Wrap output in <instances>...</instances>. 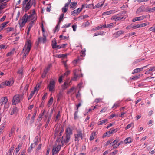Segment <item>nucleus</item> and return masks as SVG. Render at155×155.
Returning <instances> with one entry per match:
<instances>
[{
	"mask_svg": "<svg viewBox=\"0 0 155 155\" xmlns=\"http://www.w3.org/2000/svg\"><path fill=\"white\" fill-rule=\"evenodd\" d=\"M20 102L18 95L17 94L14 96L12 102V104L16 105Z\"/></svg>",
	"mask_w": 155,
	"mask_h": 155,
	"instance_id": "20e7f679",
	"label": "nucleus"
},
{
	"mask_svg": "<svg viewBox=\"0 0 155 155\" xmlns=\"http://www.w3.org/2000/svg\"><path fill=\"white\" fill-rule=\"evenodd\" d=\"M144 59H139L136 60L135 61H134V62H133V64L134 65H135L138 63L142 61Z\"/></svg>",
	"mask_w": 155,
	"mask_h": 155,
	"instance_id": "cd10ccee",
	"label": "nucleus"
},
{
	"mask_svg": "<svg viewBox=\"0 0 155 155\" xmlns=\"http://www.w3.org/2000/svg\"><path fill=\"white\" fill-rule=\"evenodd\" d=\"M63 136H62L61 138V144L60 146H61H61H63V145L65 143H68L70 139V137L68 136H66V139H64L63 140Z\"/></svg>",
	"mask_w": 155,
	"mask_h": 155,
	"instance_id": "423d86ee",
	"label": "nucleus"
},
{
	"mask_svg": "<svg viewBox=\"0 0 155 155\" xmlns=\"http://www.w3.org/2000/svg\"><path fill=\"white\" fill-rule=\"evenodd\" d=\"M143 12V10L140 6L138 9L137 10L136 13L137 14L140 13L141 12Z\"/></svg>",
	"mask_w": 155,
	"mask_h": 155,
	"instance_id": "ea45409f",
	"label": "nucleus"
},
{
	"mask_svg": "<svg viewBox=\"0 0 155 155\" xmlns=\"http://www.w3.org/2000/svg\"><path fill=\"white\" fill-rule=\"evenodd\" d=\"M119 140L118 139H116L114 140L113 142L111 143H110V147L114 145H116V144L119 142Z\"/></svg>",
	"mask_w": 155,
	"mask_h": 155,
	"instance_id": "412c9836",
	"label": "nucleus"
},
{
	"mask_svg": "<svg viewBox=\"0 0 155 155\" xmlns=\"http://www.w3.org/2000/svg\"><path fill=\"white\" fill-rule=\"evenodd\" d=\"M57 44L56 40L55 38H54L52 42V46L53 48V46L56 45Z\"/></svg>",
	"mask_w": 155,
	"mask_h": 155,
	"instance_id": "4c0bfd02",
	"label": "nucleus"
},
{
	"mask_svg": "<svg viewBox=\"0 0 155 155\" xmlns=\"http://www.w3.org/2000/svg\"><path fill=\"white\" fill-rule=\"evenodd\" d=\"M18 97L19 98L20 101L22 100L23 99V96L22 94H18Z\"/></svg>",
	"mask_w": 155,
	"mask_h": 155,
	"instance_id": "6e6d98bb",
	"label": "nucleus"
},
{
	"mask_svg": "<svg viewBox=\"0 0 155 155\" xmlns=\"http://www.w3.org/2000/svg\"><path fill=\"white\" fill-rule=\"evenodd\" d=\"M115 12V10H111L104 12L103 13L102 15H107L112 13H114Z\"/></svg>",
	"mask_w": 155,
	"mask_h": 155,
	"instance_id": "4468645a",
	"label": "nucleus"
},
{
	"mask_svg": "<svg viewBox=\"0 0 155 155\" xmlns=\"http://www.w3.org/2000/svg\"><path fill=\"white\" fill-rule=\"evenodd\" d=\"M64 78L63 75H61L59 77L58 79V81L60 83H61L62 81V78Z\"/></svg>",
	"mask_w": 155,
	"mask_h": 155,
	"instance_id": "5fc2aeb1",
	"label": "nucleus"
},
{
	"mask_svg": "<svg viewBox=\"0 0 155 155\" xmlns=\"http://www.w3.org/2000/svg\"><path fill=\"white\" fill-rule=\"evenodd\" d=\"M80 137L81 139H82V134L81 131L78 132V138Z\"/></svg>",
	"mask_w": 155,
	"mask_h": 155,
	"instance_id": "052dcab7",
	"label": "nucleus"
},
{
	"mask_svg": "<svg viewBox=\"0 0 155 155\" xmlns=\"http://www.w3.org/2000/svg\"><path fill=\"white\" fill-rule=\"evenodd\" d=\"M133 140L130 137L126 138L124 140V142L126 144L131 143L132 142Z\"/></svg>",
	"mask_w": 155,
	"mask_h": 155,
	"instance_id": "f3484780",
	"label": "nucleus"
},
{
	"mask_svg": "<svg viewBox=\"0 0 155 155\" xmlns=\"http://www.w3.org/2000/svg\"><path fill=\"white\" fill-rule=\"evenodd\" d=\"M33 144L32 143L31 144L30 147H29V148L28 149L27 151L28 153H30L31 152V150H32V148H33Z\"/></svg>",
	"mask_w": 155,
	"mask_h": 155,
	"instance_id": "37998d69",
	"label": "nucleus"
},
{
	"mask_svg": "<svg viewBox=\"0 0 155 155\" xmlns=\"http://www.w3.org/2000/svg\"><path fill=\"white\" fill-rule=\"evenodd\" d=\"M103 5V4H100L98 3L94 7H93V8L95 9V8H99L100 7H102Z\"/></svg>",
	"mask_w": 155,
	"mask_h": 155,
	"instance_id": "e433bc0d",
	"label": "nucleus"
},
{
	"mask_svg": "<svg viewBox=\"0 0 155 155\" xmlns=\"http://www.w3.org/2000/svg\"><path fill=\"white\" fill-rule=\"evenodd\" d=\"M34 94H35V93H34V91H31L29 97H28V100H30L32 97V96H33V95H34Z\"/></svg>",
	"mask_w": 155,
	"mask_h": 155,
	"instance_id": "c03bdc74",
	"label": "nucleus"
},
{
	"mask_svg": "<svg viewBox=\"0 0 155 155\" xmlns=\"http://www.w3.org/2000/svg\"><path fill=\"white\" fill-rule=\"evenodd\" d=\"M41 82L40 83H39L38 84H37L36 86V87L35 88L34 90V91H34V93H35V92L36 91H37L38 90V88L40 87L41 85Z\"/></svg>",
	"mask_w": 155,
	"mask_h": 155,
	"instance_id": "393cba45",
	"label": "nucleus"
},
{
	"mask_svg": "<svg viewBox=\"0 0 155 155\" xmlns=\"http://www.w3.org/2000/svg\"><path fill=\"white\" fill-rule=\"evenodd\" d=\"M110 136V135H109V134H108V132H106L103 135V137H108Z\"/></svg>",
	"mask_w": 155,
	"mask_h": 155,
	"instance_id": "603ef678",
	"label": "nucleus"
},
{
	"mask_svg": "<svg viewBox=\"0 0 155 155\" xmlns=\"http://www.w3.org/2000/svg\"><path fill=\"white\" fill-rule=\"evenodd\" d=\"M60 23H59V22H58V24L57 25H56V27H55L56 29H55V31H54V32H55V31H56L57 30H57V31H58V28H59V27H60Z\"/></svg>",
	"mask_w": 155,
	"mask_h": 155,
	"instance_id": "e2e57ef3",
	"label": "nucleus"
},
{
	"mask_svg": "<svg viewBox=\"0 0 155 155\" xmlns=\"http://www.w3.org/2000/svg\"><path fill=\"white\" fill-rule=\"evenodd\" d=\"M110 130H111V134H112L117 131L119 130V129L118 128H116V129L111 128L110 129Z\"/></svg>",
	"mask_w": 155,
	"mask_h": 155,
	"instance_id": "7c9ffc66",
	"label": "nucleus"
},
{
	"mask_svg": "<svg viewBox=\"0 0 155 155\" xmlns=\"http://www.w3.org/2000/svg\"><path fill=\"white\" fill-rule=\"evenodd\" d=\"M95 132H93L92 133L91 135V136H90V141H92L93 140L95 137Z\"/></svg>",
	"mask_w": 155,
	"mask_h": 155,
	"instance_id": "5701e85b",
	"label": "nucleus"
},
{
	"mask_svg": "<svg viewBox=\"0 0 155 155\" xmlns=\"http://www.w3.org/2000/svg\"><path fill=\"white\" fill-rule=\"evenodd\" d=\"M77 5V2H73L70 5L71 8H73L75 6Z\"/></svg>",
	"mask_w": 155,
	"mask_h": 155,
	"instance_id": "473e14b6",
	"label": "nucleus"
},
{
	"mask_svg": "<svg viewBox=\"0 0 155 155\" xmlns=\"http://www.w3.org/2000/svg\"><path fill=\"white\" fill-rule=\"evenodd\" d=\"M35 21V20L32 21H31L29 24V26L28 27V29H31V28L33 26V25L34 23V22Z\"/></svg>",
	"mask_w": 155,
	"mask_h": 155,
	"instance_id": "58836bf2",
	"label": "nucleus"
},
{
	"mask_svg": "<svg viewBox=\"0 0 155 155\" xmlns=\"http://www.w3.org/2000/svg\"><path fill=\"white\" fill-rule=\"evenodd\" d=\"M6 29V31L8 33L11 31H12L14 30V28L12 27H8Z\"/></svg>",
	"mask_w": 155,
	"mask_h": 155,
	"instance_id": "c9c22d12",
	"label": "nucleus"
},
{
	"mask_svg": "<svg viewBox=\"0 0 155 155\" xmlns=\"http://www.w3.org/2000/svg\"><path fill=\"white\" fill-rule=\"evenodd\" d=\"M14 146V145H12L10 148L9 149V152L8 153V154H11V155H12V152L13 151V150L15 147Z\"/></svg>",
	"mask_w": 155,
	"mask_h": 155,
	"instance_id": "2f4dec72",
	"label": "nucleus"
},
{
	"mask_svg": "<svg viewBox=\"0 0 155 155\" xmlns=\"http://www.w3.org/2000/svg\"><path fill=\"white\" fill-rule=\"evenodd\" d=\"M114 24L113 23H111L109 24H108L107 25V28H109L112 27L114 25Z\"/></svg>",
	"mask_w": 155,
	"mask_h": 155,
	"instance_id": "13d9d810",
	"label": "nucleus"
},
{
	"mask_svg": "<svg viewBox=\"0 0 155 155\" xmlns=\"http://www.w3.org/2000/svg\"><path fill=\"white\" fill-rule=\"evenodd\" d=\"M64 16V14H62L60 15V17L59 18V21H58V22L59 23H60L61 21H62Z\"/></svg>",
	"mask_w": 155,
	"mask_h": 155,
	"instance_id": "f704fd0d",
	"label": "nucleus"
},
{
	"mask_svg": "<svg viewBox=\"0 0 155 155\" xmlns=\"http://www.w3.org/2000/svg\"><path fill=\"white\" fill-rule=\"evenodd\" d=\"M76 91V90L74 88H72L70 89L69 91H68V93H69L72 92L73 91Z\"/></svg>",
	"mask_w": 155,
	"mask_h": 155,
	"instance_id": "bf43d9fd",
	"label": "nucleus"
},
{
	"mask_svg": "<svg viewBox=\"0 0 155 155\" xmlns=\"http://www.w3.org/2000/svg\"><path fill=\"white\" fill-rule=\"evenodd\" d=\"M30 2H28L26 4V5L25 8H23V7H22V9H23L24 10H25V12H26L27 11L29 10L31 7V5Z\"/></svg>",
	"mask_w": 155,
	"mask_h": 155,
	"instance_id": "f8f14e48",
	"label": "nucleus"
},
{
	"mask_svg": "<svg viewBox=\"0 0 155 155\" xmlns=\"http://www.w3.org/2000/svg\"><path fill=\"white\" fill-rule=\"evenodd\" d=\"M74 77L72 78L71 80L75 81L77 80L78 78V73L77 69H75L73 71Z\"/></svg>",
	"mask_w": 155,
	"mask_h": 155,
	"instance_id": "9b49d317",
	"label": "nucleus"
},
{
	"mask_svg": "<svg viewBox=\"0 0 155 155\" xmlns=\"http://www.w3.org/2000/svg\"><path fill=\"white\" fill-rule=\"evenodd\" d=\"M77 63L78 59H76L74 60L72 62V63L75 66L77 64Z\"/></svg>",
	"mask_w": 155,
	"mask_h": 155,
	"instance_id": "69168bd1",
	"label": "nucleus"
},
{
	"mask_svg": "<svg viewBox=\"0 0 155 155\" xmlns=\"http://www.w3.org/2000/svg\"><path fill=\"white\" fill-rule=\"evenodd\" d=\"M78 13V10H75L72 11L71 12V14L72 15H76V14Z\"/></svg>",
	"mask_w": 155,
	"mask_h": 155,
	"instance_id": "8fccbe9b",
	"label": "nucleus"
},
{
	"mask_svg": "<svg viewBox=\"0 0 155 155\" xmlns=\"http://www.w3.org/2000/svg\"><path fill=\"white\" fill-rule=\"evenodd\" d=\"M11 112V115H13L15 113H17L18 111V109L17 107H15L13 108Z\"/></svg>",
	"mask_w": 155,
	"mask_h": 155,
	"instance_id": "2eb2a0df",
	"label": "nucleus"
},
{
	"mask_svg": "<svg viewBox=\"0 0 155 155\" xmlns=\"http://www.w3.org/2000/svg\"><path fill=\"white\" fill-rule=\"evenodd\" d=\"M31 42L30 40H28L27 43L25 44L22 50V51H23L25 50L23 57V59H25L31 49Z\"/></svg>",
	"mask_w": 155,
	"mask_h": 155,
	"instance_id": "f257e3e1",
	"label": "nucleus"
},
{
	"mask_svg": "<svg viewBox=\"0 0 155 155\" xmlns=\"http://www.w3.org/2000/svg\"><path fill=\"white\" fill-rule=\"evenodd\" d=\"M119 103H116L114 104L113 106L112 107V108L115 107L116 108L117 107H118L119 105Z\"/></svg>",
	"mask_w": 155,
	"mask_h": 155,
	"instance_id": "338daca9",
	"label": "nucleus"
},
{
	"mask_svg": "<svg viewBox=\"0 0 155 155\" xmlns=\"http://www.w3.org/2000/svg\"><path fill=\"white\" fill-rule=\"evenodd\" d=\"M8 22H6L2 23L0 25V28H3L5 27L6 25L8 24Z\"/></svg>",
	"mask_w": 155,
	"mask_h": 155,
	"instance_id": "c756f323",
	"label": "nucleus"
},
{
	"mask_svg": "<svg viewBox=\"0 0 155 155\" xmlns=\"http://www.w3.org/2000/svg\"><path fill=\"white\" fill-rule=\"evenodd\" d=\"M22 147V144H19L18 146L15 149L16 152L17 153H18L19 151L20 150L21 147Z\"/></svg>",
	"mask_w": 155,
	"mask_h": 155,
	"instance_id": "c85d7f7f",
	"label": "nucleus"
},
{
	"mask_svg": "<svg viewBox=\"0 0 155 155\" xmlns=\"http://www.w3.org/2000/svg\"><path fill=\"white\" fill-rule=\"evenodd\" d=\"M124 33V31H119L117 32L116 34V37H117L120 36L121 34H123Z\"/></svg>",
	"mask_w": 155,
	"mask_h": 155,
	"instance_id": "b1692460",
	"label": "nucleus"
},
{
	"mask_svg": "<svg viewBox=\"0 0 155 155\" xmlns=\"http://www.w3.org/2000/svg\"><path fill=\"white\" fill-rule=\"evenodd\" d=\"M140 76V74H138V75H136V76H134L132 77L130 79L131 80H137V79H138V78H139Z\"/></svg>",
	"mask_w": 155,
	"mask_h": 155,
	"instance_id": "bb28decb",
	"label": "nucleus"
},
{
	"mask_svg": "<svg viewBox=\"0 0 155 155\" xmlns=\"http://www.w3.org/2000/svg\"><path fill=\"white\" fill-rule=\"evenodd\" d=\"M6 84L5 82H2L1 84H0V88H3L4 86L6 85Z\"/></svg>",
	"mask_w": 155,
	"mask_h": 155,
	"instance_id": "4d7b16f0",
	"label": "nucleus"
},
{
	"mask_svg": "<svg viewBox=\"0 0 155 155\" xmlns=\"http://www.w3.org/2000/svg\"><path fill=\"white\" fill-rule=\"evenodd\" d=\"M61 48V45H56L53 46V48L55 49H58Z\"/></svg>",
	"mask_w": 155,
	"mask_h": 155,
	"instance_id": "3c124183",
	"label": "nucleus"
},
{
	"mask_svg": "<svg viewBox=\"0 0 155 155\" xmlns=\"http://www.w3.org/2000/svg\"><path fill=\"white\" fill-rule=\"evenodd\" d=\"M143 12H147L148 6L147 5H143L140 6Z\"/></svg>",
	"mask_w": 155,
	"mask_h": 155,
	"instance_id": "6ab92c4d",
	"label": "nucleus"
},
{
	"mask_svg": "<svg viewBox=\"0 0 155 155\" xmlns=\"http://www.w3.org/2000/svg\"><path fill=\"white\" fill-rule=\"evenodd\" d=\"M20 20L19 21V22H20ZM25 23H25V22H24V21H22V22L21 23H20V22H19L20 27L21 28H22V27H24L25 26Z\"/></svg>",
	"mask_w": 155,
	"mask_h": 155,
	"instance_id": "09e8293b",
	"label": "nucleus"
},
{
	"mask_svg": "<svg viewBox=\"0 0 155 155\" xmlns=\"http://www.w3.org/2000/svg\"><path fill=\"white\" fill-rule=\"evenodd\" d=\"M148 65H149V64H148L147 65L143 66V67L141 68H136V69H135L134 70L133 73H137L138 72H140V71H142L143 69L144 68L146 67L147 66H148Z\"/></svg>",
	"mask_w": 155,
	"mask_h": 155,
	"instance_id": "ddd939ff",
	"label": "nucleus"
},
{
	"mask_svg": "<svg viewBox=\"0 0 155 155\" xmlns=\"http://www.w3.org/2000/svg\"><path fill=\"white\" fill-rule=\"evenodd\" d=\"M15 129L14 128H12L11 130V132L9 134V136L10 137L12 135L13 133L15 131Z\"/></svg>",
	"mask_w": 155,
	"mask_h": 155,
	"instance_id": "49530a36",
	"label": "nucleus"
},
{
	"mask_svg": "<svg viewBox=\"0 0 155 155\" xmlns=\"http://www.w3.org/2000/svg\"><path fill=\"white\" fill-rule=\"evenodd\" d=\"M61 148V146L58 145L57 147L54 146L52 149V154L54 155L55 154L58 153L60 151Z\"/></svg>",
	"mask_w": 155,
	"mask_h": 155,
	"instance_id": "7ed1b4c3",
	"label": "nucleus"
},
{
	"mask_svg": "<svg viewBox=\"0 0 155 155\" xmlns=\"http://www.w3.org/2000/svg\"><path fill=\"white\" fill-rule=\"evenodd\" d=\"M108 121V120L107 119H105L104 120L100 121L99 122V123L98 124V125H102L104 124L106 122Z\"/></svg>",
	"mask_w": 155,
	"mask_h": 155,
	"instance_id": "72a5a7b5",
	"label": "nucleus"
},
{
	"mask_svg": "<svg viewBox=\"0 0 155 155\" xmlns=\"http://www.w3.org/2000/svg\"><path fill=\"white\" fill-rule=\"evenodd\" d=\"M139 28L140 27H142L144 26H145L147 25V24L146 23H143L139 24Z\"/></svg>",
	"mask_w": 155,
	"mask_h": 155,
	"instance_id": "0e129e2a",
	"label": "nucleus"
},
{
	"mask_svg": "<svg viewBox=\"0 0 155 155\" xmlns=\"http://www.w3.org/2000/svg\"><path fill=\"white\" fill-rule=\"evenodd\" d=\"M146 17L144 16H142L139 17H136L134 18L132 20V21L134 22L137 21H140L143 19L145 18Z\"/></svg>",
	"mask_w": 155,
	"mask_h": 155,
	"instance_id": "6e6552de",
	"label": "nucleus"
},
{
	"mask_svg": "<svg viewBox=\"0 0 155 155\" xmlns=\"http://www.w3.org/2000/svg\"><path fill=\"white\" fill-rule=\"evenodd\" d=\"M8 101V99L7 97H2L0 99V101H1L0 103H1L2 102V104H1V106H2L3 104H6L7 102Z\"/></svg>",
	"mask_w": 155,
	"mask_h": 155,
	"instance_id": "0eeeda50",
	"label": "nucleus"
},
{
	"mask_svg": "<svg viewBox=\"0 0 155 155\" xmlns=\"http://www.w3.org/2000/svg\"><path fill=\"white\" fill-rule=\"evenodd\" d=\"M55 83V81L53 80H51L49 84L47 87L50 91L52 92L53 91H54Z\"/></svg>",
	"mask_w": 155,
	"mask_h": 155,
	"instance_id": "f03ea898",
	"label": "nucleus"
},
{
	"mask_svg": "<svg viewBox=\"0 0 155 155\" xmlns=\"http://www.w3.org/2000/svg\"><path fill=\"white\" fill-rule=\"evenodd\" d=\"M68 81H66L64 82V84L62 85V89L63 90H64L67 88V86L68 85Z\"/></svg>",
	"mask_w": 155,
	"mask_h": 155,
	"instance_id": "a211bd4d",
	"label": "nucleus"
},
{
	"mask_svg": "<svg viewBox=\"0 0 155 155\" xmlns=\"http://www.w3.org/2000/svg\"><path fill=\"white\" fill-rule=\"evenodd\" d=\"M72 130L71 128L68 127L66 128L65 130L66 136H70V135H71L72 134Z\"/></svg>",
	"mask_w": 155,
	"mask_h": 155,
	"instance_id": "1a4fd4ad",
	"label": "nucleus"
},
{
	"mask_svg": "<svg viewBox=\"0 0 155 155\" xmlns=\"http://www.w3.org/2000/svg\"><path fill=\"white\" fill-rule=\"evenodd\" d=\"M134 123H130V124H129L126 127V129H127L130 128L132 126H134Z\"/></svg>",
	"mask_w": 155,
	"mask_h": 155,
	"instance_id": "79ce46f5",
	"label": "nucleus"
},
{
	"mask_svg": "<svg viewBox=\"0 0 155 155\" xmlns=\"http://www.w3.org/2000/svg\"><path fill=\"white\" fill-rule=\"evenodd\" d=\"M62 96V92L61 91H60L59 92V94L57 95L58 98H57V101H58L60 100V99L61 98Z\"/></svg>",
	"mask_w": 155,
	"mask_h": 155,
	"instance_id": "a878e982",
	"label": "nucleus"
},
{
	"mask_svg": "<svg viewBox=\"0 0 155 155\" xmlns=\"http://www.w3.org/2000/svg\"><path fill=\"white\" fill-rule=\"evenodd\" d=\"M42 38L41 37H39L38 39V42L37 43H36V45L37 46L38 45V43L41 42L42 41Z\"/></svg>",
	"mask_w": 155,
	"mask_h": 155,
	"instance_id": "de8ad7c7",
	"label": "nucleus"
},
{
	"mask_svg": "<svg viewBox=\"0 0 155 155\" xmlns=\"http://www.w3.org/2000/svg\"><path fill=\"white\" fill-rule=\"evenodd\" d=\"M15 49H14L13 50V51H11L10 52H9L8 53L6 54L7 56H10L12 54H13V53H14L13 52L15 51Z\"/></svg>",
	"mask_w": 155,
	"mask_h": 155,
	"instance_id": "a18cd8bd",
	"label": "nucleus"
},
{
	"mask_svg": "<svg viewBox=\"0 0 155 155\" xmlns=\"http://www.w3.org/2000/svg\"><path fill=\"white\" fill-rule=\"evenodd\" d=\"M30 2V3L31 4V6L33 5V6L34 7L35 6L36 4V2L35 0H30L29 1Z\"/></svg>",
	"mask_w": 155,
	"mask_h": 155,
	"instance_id": "4be33fe9",
	"label": "nucleus"
},
{
	"mask_svg": "<svg viewBox=\"0 0 155 155\" xmlns=\"http://www.w3.org/2000/svg\"><path fill=\"white\" fill-rule=\"evenodd\" d=\"M64 125H62L61 127V132H63L64 130Z\"/></svg>",
	"mask_w": 155,
	"mask_h": 155,
	"instance_id": "774afa93",
	"label": "nucleus"
},
{
	"mask_svg": "<svg viewBox=\"0 0 155 155\" xmlns=\"http://www.w3.org/2000/svg\"><path fill=\"white\" fill-rule=\"evenodd\" d=\"M85 6L86 8H91L93 7V4H90L89 5H85Z\"/></svg>",
	"mask_w": 155,
	"mask_h": 155,
	"instance_id": "864d4df0",
	"label": "nucleus"
},
{
	"mask_svg": "<svg viewBox=\"0 0 155 155\" xmlns=\"http://www.w3.org/2000/svg\"><path fill=\"white\" fill-rule=\"evenodd\" d=\"M102 28V27H100V26H98L96 28H94L92 29V31H96L97 30H99L101 28Z\"/></svg>",
	"mask_w": 155,
	"mask_h": 155,
	"instance_id": "680f3d73",
	"label": "nucleus"
},
{
	"mask_svg": "<svg viewBox=\"0 0 155 155\" xmlns=\"http://www.w3.org/2000/svg\"><path fill=\"white\" fill-rule=\"evenodd\" d=\"M27 17V14H25L22 17V21H24V22L25 23H26L28 20Z\"/></svg>",
	"mask_w": 155,
	"mask_h": 155,
	"instance_id": "dca6fc26",
	"label": "nucleus"
},
{
	"mask_svg": "<svg viewBox=\"0 0 155 155\" xmlns=\"http://www.w3.org/2000/svg\"><path fill=\"white\" fill-rule=\"evenodd\" d=\"M53 97H51L49 101L48 102V104L47 105L48 107H50V105H51L53 103Z\"/></svg>",
	"mask_w": 155,
	"mask_h": 155,
	"instance_id": "aec40b11",
	"label": "nucleus"
},
{
	"mask_svg": "<svg viewBox=\"0 0 155 155\" xmlns=\"http://www.w3.org/2000/svg\"><path fill=\"white\" fill-rule=\"evenodd\" d=\"M5 82L6 84V86H10L14 83V81L13 78H10L8 81H6Z\"/></svg>",
	"mask_w": 155,
	"mask_h": 155,
	"instance_id": "9d476101",
	"label": "nucleus"
},
{
	"mask_svg": "<svg viewBox=\"0 0 155 155\" xmlns=\"http://www.w3.org/2000/svg\"><path fill=\"white\" fill-rule=\"evenodd\" d=\"M121 14H119L117 15H115L112 16L111 18V19L115 20L116 21L119 20L123 18L124 17L122 16L121 15Z\"/></svg>",
	"mask_w": 155,
	"mask_h": 155,
	"instance_id": "39448f33",
	"label": "nucleus"
},
{
	"mask_svg": "<svg viewBox=\"0 0 155 155\" xmlns=\"http://www.w3.org/2000/svg\"><path fill=\"white\" fill-rule=\"evenodd\" d=\"M72 27L73 28L74 31H76L77 27V24L76 23H74V25H72Z\"/></svg>",
	"mask_w": 155,
	"mask_h": 155,
	"instance_id": "a19ab883",
	"label": "nucleus"
}]
</instances>
